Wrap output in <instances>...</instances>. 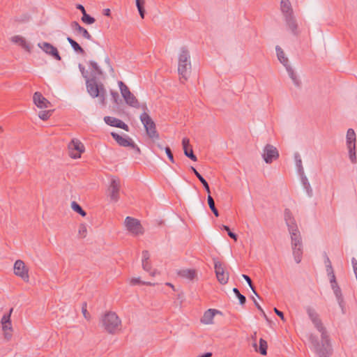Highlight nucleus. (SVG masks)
<instances>
[{
	"mask_svg": "<svg viewBox=\"0 0 357 357\" xmlns=\"http://www.w3.org/2000/svg\"><path fill=\"white\" fill-rule=\"evenodd\" d=\"M284 218L291 235V248L294 260L297 264H299L301 261L303 256V242L300 231L290 209H284Z\"/></svg>",
	"mask_w": 357,
	"mask_h": 357,
	"instance_id": "1",
	"label": "nucleus"
},
{
	"mask_svg": "<svg viewBox=\"0 0 357 357\" xmlns=\"http://www.w3.org/2000/svg\"><path fill=\"white\" fill-rule=\"evenodd\" d=\"M78 68L82 75L86 80V86L87 92L92 98L99 97L102 102H104L106 96V90L104 85L101 82H98V77L94 75L93 77H89L88 71L85 69L84 66L79 63Z\"/></svg>",
	"mask_w": 357,
	"mask_h": 357,
	"instance_id": "2",
	"label": "nucleus"
},
{
	"mask_svg": "<svg viewBox=\"0 0 357 357\" xmlns=\"http://www.w3.org/2000/svg\"><path fill=\"white\" fill-rule=\"evenodd\" d=\"M190 52L186 47L181 48L178 56V73L181 76L180 79L186 81L191 74V62L190 60Z\"/></svg>",
	"mask_w": 357,
	"mask_h": 357,
	"instance_id": "3",
	"label": "nucleus"
},
{
	"mask_svg": "<svg viewBox=\"0 0 357 357\" xmlns=\"http://www.w3.org/2000/svg\"><path fill=\"white\" fill-rule=\"evenodd\" d=\"M308 340L319 357H331L333 354L331 344H320L318 337L312 333L308 335Z\"/></svg>",
	"mask_w": 357,
	"mask_h": 357,
	"instance_id": "4",
	"label": "nucleus"
},
{
	"mask_svg": "<svg viewBox=\"0 0 357 357\" xmlns=\"http://www.w3.org/2000/svg\"><path fill=\"white\" fill-rule=\"evenodd\" d=\"M105 330L109 334H114L121 325V321L114 312H106L101 319Z\"/></svg>",
	"mask_w": 357,
	"mask_h": 357,
	"instance_id": "5",
	"label": "nucleus"
},
{
	"mask_svg": "<svg viewBox=\"0 0 357 357\" xmlns=\"http://www.w3.org/2000/svg\"><path fill=\"white\" fill-rule=\"evenodd\" d=\"M139 119L144 126L148 137L153 140L159 139L155 123L151 116L144 112L140 115Z\"/></svg>",
	"mask_w": 357,
	"mask_h": 357,
	"instance_id": "6",
	"label": "nucleus"
},
{
	"mask_svg": "<svg viewBox=\"0 0 357 357\" xmlns=\"http://www.w3.org/2000/svg\"><path fill=\"white\" fill-rule=\"evenodd\" d=\"M118 84L121 93L123 98H124V100L126 102V104L132 107L139 108L140 107V105L138 100L130 92L129 88L126 86V84L122 81H119Z\"/></svg>",
	"mask_w": 357,
	"mask_h": 357,
	"instance_id": "7",
	"label": "nucleus"
},
{
	"mask_svg": "<svg viewBox=\"0 0 357 357\" xmlns=\"http://www.w3.org/2000/svg\"><path fill=\"white\" fill-rule=\"evenodd\" d=\"M346 138L349 159L353 164H355L357 162L356 155V136L354 130L352 128L348 129Z\"/></svg>",
	"mask_w": 357,
	"mask_h": 357,
	"instance_id": "8",
	"label": "nucleus"
},
{
	"mask_svg": "<svg viewBox=\"0 0 357 357\" xmlns=\"http://www.w3.org/2000/svg\"><path fill=\"white\" fill-rule=\"evenodd\" d=\"M125 225L127 230L134 235L143 234L144 228L140 221L135 218L128 216L125 219Z\"/></svg>",
	"mask_w": 357,
	"mask_h": 357,
	"instance_id": "9",
	"label": "nucleus"
},
{
	"mask_svg": "<svg viewBox=\"0 0 357 357\" xmlns=\"http://www.w3.org/2000/svg\"><path fill=\"white\" fill-rule=\"evenodd\" d=\"M69 155L74 159L79 158L85 148L84 144L77 139H73L68 144Z\"/></svg>",
	"mask_w": 357,
	"mask_h": 357,
	"instance_id": "10",
	"label": "nucleus"
},
{
	"mask_svg": "<svg viewBox=\"0 0 357 357\" xmlns=\"http://www.w3.org/2000/svg\"><path fill=\"white\" fill-rule=\"evenodd\" d=\"M13 308H11L8 313L3 314V316L1 318V323L2 325V330L3 331L4 338L9 341L10 340L12 337V324H11V319L10 316L11 313L13 312Z\"/></svg>",
	"mask_w": 357,
	"mask_h": 357,
	"instance_id": "11",
	"label": "nucleus"
},
{
	"mask_svg": "<svg viewBox=\"0 0 357 357\" xmlns=\"http://www.w3.org/2000/svg\"><path fill=\"white\" fill-rule=\"evenodd\" d=\"M279 156V151L273 145L267 144L264 146L262 157L266 163H272L273 160L278 159Z\"/></svg>",
	"mask_w": 357,
	"mask_h": 357,
	"instance_id": "12",
	"label": "nucleus"
},
{
	"mask_svg": "<svg viewBox=\"0 0 357 357\" xmlns=\"http://www.w3.org/2000/svg\"><path fill=\"white\" fill-rule=\"evenodd\" d=\"M214 260V268L218 282L222 284H225L228 282L229 274L225 273L224 266L220 261L213 259Z\"/></svg>",
	"mask_w": 357,
	"mask_h": 357,
	"instance_id": "13",
	"label": "nucleus"
},
{
	"mask_svg": "<svg viewBox=\"0 0 357 357\" xmlns=\"http://www.w3.org/2000/svg\"><path fill=\"white\" fill-rule=\"evenodd\" d=\"M14 273L24 281H29V268L22 260L18 259L14 264Z\"/></svg>",
	"mask_w": 357,
	"mask_h": 357,
	"instance_id": "14",
	"label": "nucleus"
},
{
	"mask_svg": "<svg viewBox=\"0 0 357 357\" xmlns=\"http://www.w3.org/2000/svg\"><path fill=\"white\" fill-rule=\"evenodd\" d=\"M120 181L118 178H112L108 188L109 196L111 200L117 202L119 199Z\"/></svg>",
	"mask_w": 357,
	"mask_h": 357,
	"instance_id": "15",
	"label": "nucleus"
},
{
	"mask_svg": "<svg viewBox=\"0 0 357 357\" xmlns=\"http://www.w3.org/2000/svg\"><path fill=\"white\" fill-rule=\"evenodd\" d=\"M38 47L41 48L46 54L52 56L54 59L57 61H61V57L59 52L56 47L52 45L51 43L47 42H43L38 43Z\"/></svg>",
	"mask_w": 357,
	"mask_h": 357,
	"instance_id": "16",
	"label": "nucleus"
},
{
	"mask_svg": "<svg viewBox=\"0 0 357 357\" xmlns=\"http://www.w3.org/2000/svg\"><path fill=\"white\" fill-rule=\"evenodd\" d=\"M111 136L116 141V142L121 146L134 147V145L132 144L133 140L127 135H124V137H123L115 132H112Z\"/></svg>",
	"mask_w": 357,
	"mask_h": 357,
	"instance_id": "17",
	"label": "nucleus"
},
{
	"mask_svg": "<svg viewBox=\"0 0 357 357\" xmlns=\"http://www.w3.org/2000/svg\"><path fill=\"white\" fill-rule=\"evenodd\" d=\"M104 121L110 126L121 128L126 132H129L130 130L129 126L119 119L112 116H105L104 118Z\"/></svg>",
	"mask_w": 357,
	"mask_h": 357,
	"instance_id": "18",
	"label": "nucleus"
},
{
	"mask_svg": "<svg viewBox=\"0 0 357 357\" xmlns=\"http://www.w3.org/2000/svg\"><path fill=\"white\" fill-rule=\"evenodd\" d=\"M314 327L321 333V342L320 344H331L330 336L326 331V328L323 325L321 320H319L314 324Z\"/></svg>",
	"mask_w": 357,
	"mask_h": 357,
	"instance_id": "19",
	"label": "nucleus"
},
{
	"mask_svg": "<svg viewBox=\"0 0 357 357\" xmlns=\"http://www.w3.org/2000/svg\"><path fill=\"white\" fill-rule=\"evenodd\" d=\"M34 104L39 108H47L51 106V102L45 98L40 92H35L33 96Z\"/></svg>",
	"mask_w": 357,
	"mask_h": 357,
	"instance_id": "20",
	"label": "nucleus"
},
{
	"mask_svg": "<svg viewBox=\"0 0 357 357\" xmlns=\"http://www.w3.org/2000/svg\"><path fill=\"white\" fill-rule=\"evenodd\" d=\"M182 146L184 152V155L192 160V161H197V158L196 155L194 153L192 146L190 143V139L187 137H185L182 140Z\"/></svg>",
	"mask_w": 357,
	"mask_h": 357,
	"instance_id": "21",
	"label": "nucleus"
},
{
	"mask_svg": "<svg viewBox=\"0 0 357 357\" xmlns=\"http://www.w3.org/2000/svg\"><path fill=\"white\" fill-rule=\"evenodd\" d=\"M70 27L75 33L81 34L83 38L90 40H92V36L89 31L84 27L82 26L77 21L71 22Z\"/></svg>",
	"mask_w": 357,
	"mask_h": 357,
	"instance_id": "22",
	"label": "nucleus"
},
{
	"mask_svg": "<svg viewBox=\"0 0 357 357\" xmlns=\"http://www.w3.org/2000/svg\"><path fill=\"white\" fill-rule=\"evenodd\" d=\"M285 17V22L287 25L288 26L289 30L292 32V33L295 36H298L299 31H298V24L294 15H287Z\"/></svg>",
	"mask_w": 357,
	"mask_h": 357,
	"instance_id": "23",
	"label": "nucleus"
},
{
	"mask_svg": "<svg viewBox=\"0 0 357 357\" xmlns=\"http://www.w3.org/2000/svg\"><path fill=\"white\" fill-rule=\"evenodd\" d=\"M220 313V311L215 309H208L204 313L203 317L201 318V322L205 324H211L213 323L214 316Z\"/></svg>",
	"mask_w": 357,
	"mask_h": 357,
	"instance_id": "24",
	"label": "nucleus"
},
{
	"mask_svg": "<svg viewBox=\"0 0 357 357\" xmlns=\"http://www.w3.org/2000/svg\"><path fill=\"white\" fill-rule=\"evenodd\" d=\"M331 284V288L333 290L334 294H335V296L337 298V301L339 303V305L343 310V309L344 307V301L341 289L339 287L337 282L335 283H333V284Z\"/></svg>",
	"mask_w": 357,
	"mask_h": 357,
	"instance_id": "25",
	"label": "nucleus"
},
{
	"mask_svg": "<svg viewBox=\"0 0 357 357\" xmlns=\"http://www.w3.org/2000/svg\"><path fill=\"white\" fill-rule=\"evenodd\" d=\"M11 41L18 44L22 48H24L26 52H31V46L29 43H28L26 40L20 36H15L11 38Z\"/></svg>",
	"mask_w": 357,
	"mask_h": 357,
	"instance_id": "26",
	"label": "nucleus"
},
{
	"mask_svg": "<svg viewBox=\"0 0 357 357\" xmlns=\"http://www.w3.org/2000/svg\"><path fill=\"white\" fill-rule=\"evenodd\" d=\"M67 41L69 43L71 47L76 53L82 56H84L86 54L84 50L81 47V45L71 37H67Z\"/></svg>",
	"mask_w": 357,
	"mask_h": 357,
	"instance_id": "27",
	"label": "nucleus"
},
{
	"mask_svg": "<svg viewBox=\"0 0 357 357\" xmlns=\"http://www.w3.org/2000/svg\"><path fill=\"white\" fill-rule=\"evenodd\" d=\"M142 268L147 272H149L151 270L150 254L148 250L142 251Z\"/></svg>",
	"mask_w": 357,
	"mask_h": 357,
	"instance_id": "28",
	"label": "nucleus"
},
{
	"mask_svg": "<svg viewBox=\"0 0 357 357\" xmlns=\"http://www.w3.org/2000/svg\"><path fill=\"white\" fill-rule=\"evenodd\" d=\"M178 275L182 278L192 280L197 277V271L195 269H182L178 271Z\"/></svg>",
	"mask_w": 357,
	"mask_h": 357,
	"instance_id": "29",
	"label": "nucleus"
},
{
	"mask_svg": "<svg viewBox=\"0 0 357 357\" xmlns=\"http://www.w3.org/2000/svg\"><path fill=\"white\" fill-rule=\"evenodd\" d=\"M259 343V345L258 348L256 342H254L253 347L255 348L256 351L259 352L260 354L263 356H266L267 354L268 349L267 342L263 338H260Z\"/></svg>",
	"mask_w": 357,
	"mask_h": 357,
	"instance_id": "30",
	"label": "nucleus"
},
{
	"mask_svg": "<svg viewBox=\"0 0 357 357\" xmlns=\"http://www.w3.org/2000/svg\"><path fill=\"white\" fill-rule=\"evenodd\" d=\"M280 8L284 17L287 16V15L293 14V9L289 0H281Z\"/></svg>",
	"mask_w": 357,
	"mask_h": 357,
	"instance_id": "31",
	"label": "nucleus"
},
{
	"mask_svg": "<svg viewBox=\"0 0 357 357\" xmlns=\"http://www.w3.org/2000/svg\"><path fill=\"white\" fill-rule=\"evenodd\" d=\"M190 169L195 174L196 177L199 179V181H200L202 183L207 193L211 194L210 187L206 180L197 172V170L194 167L191 166Z\"/></svg>",
	"mask_w": 357,
	"mask_h": 357,
	"instance_id": "32",
	"label": "nucleus"
},
{
	"mask_svg": "<svg viewBox=\"0 0 357 357\" xmlns=\"http://www.w3.org/2000/svg\"><path fill=\"white\" fill-rule=\"evenodd\" d=\"M89 65L91 67L92 71H91V77L94 75L99 78V77L103 75V72L101 70V68L98 66V63L94 61H90L89 62Z\"/></svg>",
	"mask_w": 357,
	"mask_h": 357,
	"instance_id": "33",
	"label": "nucleus"
},
{
	"mask_svg": "<svg viewBox=\"0 0 357 357\" xmlns=\"http://www.w3.org/2000/svg\"><path fill=\"white\" fill-rule=\"evenodd\" d=\"M275 50L278 59L280 61V62L282 63L285 67L289 65V60L287 57H285L284 52L282 50V49L280 46L277 45L275 47Z\"/></svg>",
	"mask_w": 357,
	"mask_h": 357,
	"instance_id": "34",
	"label": "nucleus"
},
{
	"mask_svg": "<svg viewBox=\"0 0 357 357\" xmlns=\"http://www.w3.org/2000/svg\"><path fill=\"white\" fill-rule=\"evenodd\" d=\"M303 188L305 189L307 195L310 197L313 195V191L305 174L300 175Z\"/></svg>",
	"mask_w": 357,
	"mask_h": 357,
	"instance_id": "35",
	"label": "nucleus"
},
{
	"mask_svg": "<svg viewBox=\"0 0 357 357\" xmlns=\"http://www.w3.org/2000/svg\"><path fill=\"white\" fill-rule=\"evenodd\" d=\"M207 202L208 206L215 217L219 216V212L215 205V201L211 194H208Z\"/></svg>",
	"mask_w": 357,
	"mask_h": 357,
	"instance_id": "36",
	"label": "nucleus"
},
{
	"mask_svg": "<svg viewBox=\"0 0 357 357\" xmlns=\"http://www.w3.org/2000/svg\"><path fill=\"white\" fill-rule=\"evenodd\" d=\"M286 69H287V72L289 73V77H291V79H292L293 82L294 83V84L296 86H300L301 82L298 79L297 76L296 75L294 70L289 65L287 66H286Z\"/></svg>",
	"mask_w": 357,
	"mask_h": 357,
	"instance_id": "37",
	"label": "nucleus"
},
{
	"mask_svg": "<svg viewBox=\"0 0 357 357\" xmlns=\"http://www.w3.org/2000/svg\"><path fill=\"white\" fill-rule=\"evenodd\" d=\"M307 313L313 324H315L319 320H320L319 314L316 312V311L314 309L308 307L307 308Z\"/></svg>",
	"mask_w": 357,
	"mask_h": 357,
	"instance_id": "38",
	"label": "nucleus"
},
{
	"mask_svg": "<svg viewBox=\"0 0 357 357\" xmlns=\"http://www.w3.org/2000/svg\"><path fill=\"white\" fill-rule=\"evenodd\" d=\"M71 207L74 211L79 213L82 217H85L86 215V212L82 208V206L77 203L76 202L73 201L71 203Z\"/></svg>",
	"mask_w": 357,
	"mask_h": 357,
	"instance_id": "39",
	"label": "nucleus"
},
{
	"mask_svg": "<svg viewBox=\"0 0 357 357\" xmlns=\"http://www.w3.org/2000/svg\"><path fill=\"white\" fill-rule=\"evenodd\" d=\"M242 278L247 282V283L248 284L249 287H250V289L252 291V292L254 293V294L255 296H257L259 299H261L259 295L258 294V293L256 291L255 287L250 277L248 276V275L243 274Z\"/></svg>",
	"mask_w": 357,
	"mask_h": 357,
	"instance_id": "40",
	"label": "nucleus"
},
{
	"mask_svg": "<svg viewBox=\"0 0 357 357\" xmlns=\"http://www.w3.org/2000/svg\"><path fill=\"white\" fill-rule=\"evenodd\" d=\"M81 20L86 24H92L96 22V19L88 14L86 12H84V13L82 15Z\"/></svg>",
	"mask_w": 357,
	"mask_h": 357,
	"instance_id": "41",
	"label": "nucleus"
},
{
	"mask_svg": "<svg viewBox=\"0 0 357 357\" xmlns=\"http://www.w3.org/2000/svg\"><path fill=\"white\" fill-rule=\"evenodd\" d=\"M130 284L132 285L142 284V285H146V286H154L155 284V283H152L150 282L142 281L139 278H132L130 280Z\"/></svg>",
	"mask_w": 357,
	"mask_h": 357,
	"instance_id": "42",
	"label": "nucleus"
},
{
	"mask_svg": "<svg viewBox=\"0 0 357 357\" xmlns=\"http://www.w3.org/2000/svg\"><path fill=\"white\" fill-rule=\"evenodd\" d=\"M53 112V109L40 111L38 113V116L40 119L47 121L52 116Z\"/></svg>",
	"mask_w": 357,
	"mask_h": 357,
	"instance_id": "43",
	"label": "nucleus"
},
{
	"mask_svg": "<svg viewBox=\"0 0 357 357\" xmlns=\"http://www.w3.org/2000/svg\"><path fill=\"white\" fill-rule=\"evenodd\" d=\"M233 292L235 294V295L236 296V297L238 298V301H239V303L241 305H243L245 302H246V298L245 296H243V294H241L239 291V290L234 287L233 289Z\"/></svg>",
	"mask_w": 357,
	"mask_h": 357,
	"instance_id": "44",
	"label": "nucleus"
},
{
	"mask_svg": "<svg viewBox=\"0 0 357 357\" xmlns=\"http://www.w3.org/2000/svg\"><path fill=\"white\" fill-rule=\"evenodd\" d=\"M221 229H223V230H225V231H226L227 232L228 236H229L231 238L234 239L235 241H237V239H238V235H237L236 233H234V232L231 231V229H230V228H229L228 226H227V225H223L222 226Z\"/></svg>",
	"mask_w": 357,
	"mask_h": 357,
	"instance_id": "45",
	"label": "nucleus"
},
{
	"mask_svg": "<svg viewBox=\"0 0 357 357\" xmlns=\"http://www.w3.org/2000/svg\"><path fill=\"white\" fill-rule=\"evenodd\" d=\"M252 298L253 300V302H254V304H255V307L261 312V313L262 316L264 317V318L267 321H269V319H268L267 315L266 314L265 312L264 311V310L262 309L261 305L259 304V303L256 301V299L254 297H252Z\"/></svg>",
	"mask_w": 357,
	"mask_h": 357,
	"instance_id": "46",
	"label": "nucleus"
},
{
	"mask_svg": "<svg viewBox=\"0 0 357 357\" xmlns=\"http://www.w3.org/2000/svg\"><path fill=\"white\" fill-rule=\"evenodd\" d=\"M86 308H87V303H86V302L84 301L82 304V312L84 318L86 319L87 320H89L91 318V315L88 312Z\"/></svg>",
	"mask_w": 357,
	"mask_h": 357,
	"instance_id": "47",
	"label": "nucleus"
},
{
	"mask_svg": "<svg viewBox=\"0 0 357 357\" xmlns=\"http://www.w3.org/2000/svg\"><path fill=\"white\" fill-rule=\"evenodd\" d=\"M165 153L167 155V158H169V160L172 162V163H174L175 161H174V155L172 153V151L170 149L169 146H166L165 147Z\"/></svg>",
	"mask_w": 357,
	"mask_h": 357,
	"instance_id": "48",
	"label": "nucleus"
},
{
	"mask_svg": "<svg viewBox=\"0 0 357 357\" xmlns=\"http://www.w3.org/2000/svg\"><path fill=\"white\" fill-rule=\"evenodd\" d=\"M296 166L298 168V172L299 175L304 174L305 173H304V170H303V168L302 166L301 159L298 158V160H296Z\"/></svg>",
	"mask_w": 357,
	"mask_h": 357,
	"instance_id": "49",
	"label": "nucleus"
},
{
	"mask_svg": "<svg viewBox=\"0 0 357 357\" xmlns=\"http://www.w3.org/2000/svg\"><path fill=\"white\" fill-rule=\"evenodd\" d=\"M79 234L82 238H84L86 234V227L84 224H81L79 227Z\"/></svg>",
	"mask_w": 357,
	"mask_h": 357,
	"instance_id": "50",
	"label": "nucleus"
},
{
	"mask_svg": "<svg viewBox=\"0 0 357 357\" xmlns=\"http://www.w3.org/2000/svg\"><path fill=\"white\" fill-rule=\"evenodd\" d=\"M274 312L283 321H285L284 313L282 311L279 310L276 307H274Z\"/></svg>",
	"mask_w": 357,
	"mask_h": 357,
	"instance_id": "51",
	"label": "nucleus"
},
{
	"mask_svg": "<svg viewBox=\"0 0 357 357\" xmlns=\"http://www.w3.org/2000/svg\"><path fill=\"white\" fill-rule=\"evenodd\" d=\"M351 264H352V266H353L354 273L356 275V278H357V261L354 257L351 259Z\"/></svg>",
	"mask_w": 357,
	"mask_h": 357,
	"instance_id": "52",
	"label": "nucleus"
},
{
	"mask_svg": "<svg viewBox=\"0 0 357 357\" xmlns=\"http://www.w3.org/2000/svg\"><path fill=\"white\" fill-rule=\"evenodd\" d=\"M111 95H112V99L114 100V102L116 103H118V100L119 98V93L118 92L116 91H111Z\"/></svg>",
	"mask_w": 357,
	"mask_h": 357,
	"instance_id": "53",
	"label": "nucleus"
},
{
	"mask_svg": "<svg viewBox=\"0 0 357 357\" xmlns=\"http://www.w3.org/2000/svg\"><path fill=\"white\" fill-rule=\"evenodd\" d=\"M144 0H136V6L137 9L144 8Z\"/></svg>",
	"mask_w": 357,
	"mask_h": 357,
	"instance_id": "54",
	"label": "nucleus"
},
{
	"mask_svg": "<svg viewBox=\"0 0 357 357\" xmlns=\"http://www.w3.org/2000/svg\"><path fill=\"white\" fill-rule=\"evenodd\" d=\"M328 276L329 277L331 284L337 282L335 273H333L332 274H328Z\"/></svg>",
	"mask_w": 357,
	"mask_h": 357,
	"instance_id": "55",
	"label": "nucleus"
},
{
	"mask_svg": "<svg viewBox=\"0 0 357 357\" xmlns=\"http://www.w3.org/2000/svg\"><path fill=\"white\" fill-rule=\"evenodd\" d=\"M326 269L327 275L332 274L333 273H334L332 264H326Z\"/></svg>",
	"mask_w": 357,
	"mask_h": 357,
	"instance_id": "56",
	"label": "nucleus"
},
{
	"mask_svg": "<svg viewBox=\"0 0 357 357\" xmlns=\"http://www.w3.org/2000/svg\"><path fill=\"white\" fill-rule=\"evenodd\" d=\"M76 8L80 10L82 15L84 13V12H86L85 8L82 4H76Z\"/></svg>",
	"mask_w": 357,
	"mask_h": 357,
	"instance_id": "57",
	"label": "nucleus"
},
{
	"mask_svg": "<svg viewBox=\"0 0 357 357\" xmlns=\"http://www.w3.org/2000/svg\"><path fill=\"white\" fill-rule=\"evenodd\" d=\"M132 144L134 145L133 146L134 147H131V148L132 149H134L137 154H140L141 153L140 149L138 147V146L133 141H132Z\"/></svg>",
	"mask_w": 357,
	"mask_h": 357,
	"instance_id": "58",
	"label": "nucleus"
},
{
	"mask_svg": "<svg viewBox=\"0 0 357 357\" xmlns=\"http://www.w3.org/2000/svg\"><path fill=\"white\" fill-rule=\"evenodd\" d=\"M103 15L107 17H109L111 15V10L109 8H105L103 10Z\"/></svg>",
	"mask_w": 357,
	"mask_h": 357,
	"instance_id": "59",
	"label": "nucleus"
},
{
	"mask_svg": "<svg viewBox=\"0 0 357 357\" xmlns=\"http://www.w3.org/2000/svg\"><path fill=\"white\" fill-rule=\"evenodd\" d=\"M138 11H139L140 17L142 19L144 18V15H145V9H144V8L138 9Z\"/></svg>",
	"mask_w": 357,
	"mask_h": 357,
	"instance_id": "60",
	"label": "nucleus"
},
{
	"mask_svg": "<svg viewBox=\"0 0 357 357\" xmlns=\"http://www.w3.org/2000/svg\"><path fill=\"white\" fill-rule=\"evenodd\" d=\"M213 356V354L211 352H206L203 354H202L201 356H199V357H212Z\"/></svg>",
	"mask_w": 357,
	"mask_h": 357,
	"instance_id": "61",
	"label": "nucleus"
},
{
	"mask_svg": "<svg viewBox=\"0 0 357 357\" xmlns=\"http://www.w3.org/2000/svg\"><path fill=\"white\" fill-rule=\"evenodd\" d=\"M324 263H325L326 265V264H331V260H330V259L328 258V257L327 255H326Z\"/></svg>",
	"mask_w": 357,
	"mask_h": 357,
	"instance_id": "62",
	"label": "nucleus"
},
{
	"mask_svg": "<svg viewBox=\"0 0 357 357\" xmlns=\"http://www.w3.org/2000/svg\"><path fill=\"white\" fill-rule=\"evenodd\" d=\"M165 284L171 287L174 291H176L174 286L172 283L167 282Z\"/></svg>",
	"mask_w": 357,
	"mask_h": 357,
	"instance_id": "63",
	"label": "nucleus"
},
{
	"mask_svg": "<svg viewBox=\"0 0 357 357\" xmlns=\"http://www.w3.org/2000/svg\"><path fill=\"white\" fill-rule=\"evenodd\" d=\"M257 338V332H255L253 335H252V339L255 341Z\"/></svg>",
	"mask_w": 357,
	"mask_h": 357,
	"instance_id": "64",
	"label": "nucleus"
}]
</instances>
